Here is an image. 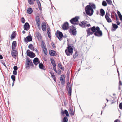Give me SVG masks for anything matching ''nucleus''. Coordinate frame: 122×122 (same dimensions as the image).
Here are the masks:
<instances>
[{
	"mask_svg": "<svg viewBox=\"0 0 122 122\" xmlns=\"http://www.w3.org/2000/svg\"><path fill=\"white\" fill-rule=\"evenodd\" d=\"M118 121V119H116L115 121L114 122H118L117 121Z\"/></svg>",
	"mask_w": 122,
	"mask_h": 122,
	"instance_id": "64",
	"label": "nucleus"
},
{
	"mask_svg": "<svg viewBox=\"0 0 122 122\" xmlns=\"http://www.w3.org/2000/svg\"><path fill=\"white\" fill-rule=\"evenodd\" d=\"M111 17L112 18H115V16L114 15H111Z\"/></svg>",
	"mask_w": 122,
	"mask_h": 122,
	"instance_id": "59",
	"label": "nucleus"
},
{
	"mask_svg": "<svg viewBox=\"0 0 122 122\" xmlns=\"http://www.w3.org/2000/svg\"><path fill=\"white\" fill-rule=\"evenodd\" d=\"M49 53L50 55L51 56H56L57 54L55 51L51 50H49Z\"/></svg>",
	"mask_w": 122,
	"mask_h": 122,
	"instance_id": "14",
	"label": "nucleus"
},
{
	"mask_svg": "<svg viewBox=\"0 0 122 122\" xmlns=\"http://www.w3.org/2000/svg\"><path fill=\"white\" fill-rule=\"evenodd\" d=\"M100 13L101 14L100 15L102 16H103L105 14V12L104 10L102 9H101L100 10Z\"/></svg>",
	"mask_w": 122,
	"mask_h": 122,
	"instance_id": "28",
	"label": "nucleus"
},
{
	"mask_svg": "<svg viewBox=\"0 0 122 122\" xmlns=\"http://www.w3.org/2000/svg\"><path fill=\"white\" fill-rule=\"evenodd\" d=\"M71 88L70 83L69 82H68L67 83L66 88L67 90H68L69 88Z\"/></svg>",
	"mask_w": 122,
	"mask_h": 122,
	"instance_id": "39",
	"label": "nucleus"
},
{
	"mask_svg": "<svg viewBox=\"0 0 122 122\" xmlns=\"http://www.w3.org/2000/svg\"><path fill=\"white\" fill-rule=\"evenodd\" d=\"M79 18L78 17H76L74 18H73L70 20V22L71 23L74 24V25L77 24V23H74V22H77L78 21V19Z\"/></svg>",
	"mask_w": 122,
	"mask_h": 122,
	"instance_id": "11",
	"label": "nucleus"
},
{
	"mask_svg": "<svg viewBox=\"0 0 122 122\" xmlns=\"http://www.w3.org/2000/svg\"><path fill=\"white\" fill-rule=\"evenodd\" d=\"M11 78L13 81H14L15 80V76L14 75H12L11 76Z\"/></svg>",
	"mask_w": 122,
	"mask_h": 122,
	"instance_id": "41",
	"label": "nucleus"
},
{
	"mask_svg": "<svg viewBox=\"0 0 122 122\" xmlns=\"http://www.w3.org/2000/svg\"><path fill=\"white\" fill-rule=\"evenodd\" d=\"M35 20L36 23L39 29L40 28V20L39 16H36Z\"/></svg>",
	"mask_w": 122,
	"mask_h": 122,
	"instance_id": "9",
	"label": "nucleus"
},
{
	"mask_svg": "<svg viewBox=\"0 0 122 122\" xmlns=\"http://www.w3.org/2000/svg\"><path fill=\"white\" fill-rule=\"evenodd\" d=\"M67 48V49H66L65 50L66 55L68 56L72 55L73 52V48L71 46H68Z\"/></svg>",
	"mask_w": 122,
	"mask_h": 122,
	"instance_id": "3",
	"label": "nucleus"
},
{
	"mask_svg": "<svg viewBox=\"0 0 122 122\" xmlns=\"http://www.w3.org/2000/svg\"><path fill=\"white\" fill-rule=\"evenodd\" d=\"M42 48V49L46 48L45 44L44 42L42 41L41 42Z\"/></svg>",
	"mask_w": 122,
	"mask_h": 122,
	"instance_id": "35",
	"label": "nucleus"
},
{
	"mask_svg": "<svg viewBox=\"0 0 122 122\" xmlns=\"http://www.w3.org/2000/svg\"><path fill=\"white\" fill-rule=\"evenodd\" d=\"M13 74L15 75H17V72L16 71L14 70L13 71Z\"/></svg>",
	"mask_w": 122,
	"mask_h": 122,
	"instance_id": "48",
	"label": "nucleus"
},
{
	"mask_svg": "<svg viewBox=\"0 0 122 122\" xmlns=\"http://www.w3.org/2000/svg\"><path fill=\"white\" fill-rule=\"evenodd\" d=\"M50 73L52 78L55 76V75H54V73H53L51 72H50Z\"/></svg>",
	"mask_w": 122,
	"mask_h": 122,
	"instance_id": "52",
	"label": "nucleus"
},
{
	"mask_svg": "<svg viewBox=\"0 0 122 122\" xmlns=\"http://www.w3.org/2000/svg\"><path fill=\"white\" fill-rule=\"evenodd\" d=\"M63 30H68L69 28V24L67 22L64 23L62 26Z\"/></svg>",
	"mask_w": 122,
	"mask_h": 122,
	"instance_id": "12",
	"label": "nucleus"
},
{
	"mask_svg": "<svg viewBox=\"0 0 122 122\" xmlns=\"http://www.w3.org/2000/svg\"><path fill=\"white\" fill-rule=\"evenodd\" d=\"M64 76V75H61V76L60 80L61 82V84L62 85H63L65 83V80L63 78Z\"/></svg>",
	"mask_w": 122,
	"mask_h": 122,
	"instance_id": "21",
	"label": "nucleus"
},
{
	"mask_svg": "<svg viewBox=\"0 0 122 122\" xmlns=\"http://www.w3.org/2000/svg\"><path fill=\"white\" fill-rule=\"evenodd\" d=\"M69 32H71L72 34L73 35H76V34L77 31L75 28L74 26H72L70 27Z\"/></svg>",
	"mask_w": 122,
	"mask_h": 122,
	"instance_id": "7",
	"label": "nucleus"
},
{
	"mask_svg": "<svg viewBox=\"0 0 122 122\" xmlns=\"http://www.w3.org/2000/svg\"><path fill=\"white\" fill-rule=\"evenodd\" d=\"M26 66L27 68L29 69L30 66H33V65L31 60L29 58H27L26 61Z\"/></svg>",
	"mask_w": 122,
	"mask_h": 122,
	"instance_id": "4",
	"label": "nucleus"
},
{
	"mask_svg": "<svg viewBox=\"0 0 122 122\" xmlns=\"http://www.w3.org/2000/svg\"><path fill=\"white\" fill-rule=\"evenodd\" d=\"M16 46V41H13L12 44V50H14L15 49Z\"/></svg>",
	"mask_w": 122,
	"mask_h": 122,
	"instance_id": "20",
	"label": "nucleus"
},
{
	"mask_svg": "<svg viewBox=\"0 0 122 122\" xmlns=\"http://www.w3.org/2000/svg\"><path fill=\"white\" fill-rule=\"evenodd\" d=\"M47 33L48 37H49V38H50L51 37V36L50 35H51L50 32H47Z\"/></svg>",
	"mask_w": 122,
	"mask_h": 122,
	"instance_id": "51",
	"label": "nucleus"
},
{
	"mask_svg": "<svg viewBox=\"0 0 122 122\" xmlns=\"http://www.w3.org/2000/svg\"><path fill=\"white\" fill-rule=\"evenodd\" d=\"M69 114L71 116H73L74 115V113L72 109H70V110L69 111Z\"/></svg>",
	"mask_w": 122,
	"mask_h": 122,
	"instance_id": "32",
	"label": "nucleus"
},
{
	"mask_svg": "<svg viewBox=\"0 0 122 122\" xmlns=\"http://www.w3.org/2000/svg\"><path fill=\"white\" fill-rule=\"evenodd\" d=\"M119 17L120 20L122 21V16L119 11H118L117 12Z\"/></svg>",
	"mask_w": 122,
	"mask_h": 122,
	"instance_id": "34",
	"label": "nucleus"
},
{
	"mask_svg": "<svg viewBox=\"0 0 122 122\" xmlns=\"http://www.w3.org/2000/svg\"><path fill=\"white\" fill-rule=\"evenodd\" d=\"M108 4L111 5L112 3L111 0H106Z\"/></svg>",
	"mask_w": 122,
	"mask_h": 122,
	"instance_id": "42",
	"label": "nucleus"
},
{
	"mask_svg": "<svg viewBox=\"0 0 122 122\" xmlns=\"http://www.w3.org/2000/svg\"><path fill=\"white\" fill-rule=\"evenodd\" d=\"M37 38L39 40L41 39L42 37L41 34L38 32H36V33Z\"/></svg>",
	"mask_w": 122,
	"mask_h": 122,
	"instance_id": "19",
	"label": "nucleus"
},
{
	"mask_svg": "<svg viewBox=\"0 0 122 122\" xmlns=\"http://www.w3.org/2000/svg\"><path fill=\"white\" fill-rule=\"evenodd\" d=\"M68 92V95L71 96V88H69L68 90H67Z\"/></svg>",
	"mask_w": 122,
	"mask_h": 122,
	"instance_id": "37",
	"label": "nucleus"
},
{
	"mask_svg": "<svg viewBox=\"0 0 122 122\" xmlns=\"http://www.w3.org/2000/svg\"><path fill=\"white\" fill-rule=\"evenodd\" d=\"M33 12L32 9L31 8H29L27 10V12L29 14H31Z\"/></svg>",
	"mask_w": 122,
	"mask_h": 122,
	"instance_id": "29",
	"label": "nucleus"
},
{
	"mask_svg": "<svg viewBox=\"0 0 122 122\" xmlns=\"http://www.w3.org/2000/svg\"><path fill=\"white\" fill-rule=\"evenodd\" d=\"M52 46L54 48H55V45L54 44V43H52Z\"/></svg>",
	"mask_w": 122,
	"mask_h": 122,
	"instance_id": "57",
	"label": "nucleus"
},
{
	"mask_svg": "<svg viewBox=\"0 0 122 122\" xmlns=\"http://www.w3.org/2000/svg\"><path fill=\"white\" fill-rule=\"evenodd\" d=\"M13 50L11 52V55L15 59H16V54H17V51L15 50Z\"/></svg>",
	"mask_w": 122,
	"mask_h": 122,
	"instance_id": "16",
	"label": "nucleus"
},
{
	"mask_svg": "<svg viewBox=\"0 0 122 122\" xmlns=\"http://www.w3.org/2000/svg\"><path fill=\"white\" fill-rule=\"evenodd\" d=\"M87 22L85 21H82L81 22V24H79V25L83 28L86 27H89L90 26V24H87Z\"/></svg>",
	"mask_w": 122,
	"mask_h": 122,
	"instance_id": "5",
	"label": "nucleus"
},
{
	"mask_svg": "<svg viewBox=\"0 0 122 122\" xmlns=\"http://www.w3.org/2000/svg\"><path fill=\"white\" fill-rule=\"evenodd\" d=\"M28 48L34 51V48L32 44H30L28 46Z\"/></svg>",
	"mask_w": 122,
	"mask_h": 122,
	"instance_id": "31",
	"label": "nucleus"
},
{
	"mask_svg": "<svg viewBox=\"0 0 122 122\" xmlns=\"http://www.w3.org/2000/svg\"><path fill=\"white\" fill-rule=\"evenodd\" d=\"M61 113L64 114H65L67 116H69V114L68 111L66 110H65L64 112L62 110L61 111Z\"/></svg>",
	"mask_w": 122,
	"mask_h": 122,
	"instance_id": "27",
	"label": "nucleus"
},
{
	"mask_svg": "<svg viewBox=\"0 0 122 122\" xmlns=\"http://www.w3.org/2000/svg\"><path fill=\"white\" fill-rule=\"evenodd\" d=\"M50 61L53 66L56 65L55 61L53 59L51 58L50 59Z\"/></svg>",
	"mask_w": 122,
	"mask_h": 122,
	"instance_id": "30",
	"label": "nucleus"
},
{
	"mask_svg": "<svg viewBox=\"0 0 122 122\" xmlns=\"http://www.w3.org/2000/svg\"><path fill=\"white\" fill-rule=\"evenodd\" d=\"M16 36V32L14 31L12 32L11 36V39H13L15 38Z\"/></svg>",
	"mask_w": 122,
	"mask_h": 122,
	"instance_id": "22",
	"label": "nucleus"
},
{
	"mask_svg": "<svg viewBox=\"0 0 122 122\" xmlns=\"http://www.w3.org/2000/svg\"><path fill=\"white\" fill-rule=\"evenodd\" d=\"M43 50L44 53L46 55L47 54V48H46L42 49Z\"/></svg>",
	"mask_w": 122,
	"mask_h": 122,
	"instance_id": "36",
	"label": "nucleus"
},
{
	"mask_svg": "<svg viewBox=\"0 0 122 122\" xmlns=\"http://www.w3.org/2000/svg\"><path fill=\"white\" fill-rule=\"evenodd\" d=\"M39 68L41 69H42L44 70H46L45 68L44 67L42 63H40L39 64Z\"/></svg>",
	"mask_w": 122,
	"mask_h": 122,
	"instance_id": "26",
	"label": "nucleus"
},
{
	"mask_svg": "<svg viewBox=\"0 0 122 122\" xmlns=\"http://www.w3.org/2000/svg\"><path fill=\"white\" fill-rule=\"evenodd\" d=\"M52 78L54 79L55 81L56 82V77H55V76L52 77Z\"/></svg>",
	"mask_w": 122,
	"mask_h": 122,
	"instance_id": "56",
	"label": "nucleus"
},
{
	"mask_svg": "<svg viewBox=\"0 0 122 122\" xmlns=\"http://www.w3.org/2000/svg\"><path fill=\"white\" fill-rule=\"evenodd\" d=\"M33 62L35 65H37L40 62L38 58L37 57L35 58L33 60Z\"/></svg>",
	"mask_w": 122,
	"mask_h": 122,
	"instance_id": "17",
	"label": "nucleus"
},
{
	"mask_svg": "<svg viewBox=\"0 0 122 122\" xmlns=\"http://www.w3.org/2000/svg\"><path fill=\"white\" fill-rule=\"evenodd\" d=\"M56 36L60 41H61L62 40V38L63 37V35L62 33L59 31L58 30L57 31Z\"/></svg>",
	"mask_w": 122,
	"mask_h": 122,
	"instance_id": "10",
	"label": "nucleus"
},
{
	"mask_svg": "<svg viewBox=\"0 0 122 122\" xmlns=\"http://www.w3.org/2000/svg\"><path fill=\"white\" fill-rule=\"evenodd\" d=\"M34 50L36 51V52H37V53L38 52V50L36 48L35 50L34 49Z\"/></svg>",
	"mask_w": 122,
	"mask_h": 122,
	"instance_id": "62",
	"label": "nucleus"
},
{
	"mask_svg": "<svg viewBox=\"0 0 122 122\" xmlns=\"http://www.w3.org/2000/svg\"><path fill=\"white\" fill-rule=\"evenodd\" d=\"M91 6L92 8H93L94 9H95L96 8L95 5L94 4H93Z\"/></svg>",
	"mask_w": 122,
	"mask_h": 122,
	"instance_id": "50",
	"label": "nucleus"
},
{
	"mask_svg": "<svg viewBox=\"0 0 122 122\" xmlns=\"http://www.w3.org/2000/svg\"><path fill=\"white\" fill-rule=\"evenodd\" d=\"M32 37L31 35L28 36L26 38H25L24 40L26 43L28 42L31 41L32 40Z\"/></svg>",
	"mask_w": 122,
	"mask_h": 122,
	"instance_id": "13",
	"label": "nucleus"
},
{
	"mask_svg": "<svg viewBox=\"0 0 122 122\" xmlns=\"http://www.w3.org/2000/svg\"><path fill=\"white\" fill-rule=\"evenodd\" d=\"M26 53L27 56L31 58H33L35 56V54L32 52H31L29 49L27 50Z\"/></svg>",
	"mask_w": 122,
	"mask_h": 122,
	"instance_id": "8",
	"label": "nucleus"
},
{
	"mask_svg": "<svg viewBox=\"0 0 122 122\" xmlns=\"http://www.w3.org/2000/svg\"><path fill=\"white\" fill-rule=\"evenodd\" d=\"M36 0H28V3L30 5H33L34 4V2Z\"/></svg>",
	"mask_w": 122,
	"mask_h": 122,
	"instance_id": "24",
	"label": "nucleus"
},
{
	"mask_svg": "<svg viewBox=\"0 0 122 122\" xmlns=\"http://www.w3.org/2000/svg\"><path fill=\"white\" fill-rule=\"evenodd\" d=\"M112 26L114 29H111V30L112 31H114L118 27V26L115 24H112Z\"/></svg>",
	"mask_w": 122,
	"mask_h": 122,
	"instance_id": "25",
	"label": "nucleus"
},
{
	"mask_svg": "<svg viewBox=\"0 0 122 122\" xmlns=\"http://www.w3.org/2000/svg\"><path fill=\"white\" fill-rule=\"evenodd\" d=\"M3 58V56L1 55L0 54V59H2Z\"/></svg>",
	"mask_w": 122,
	"mask_h": 122,
	"instance_id": "61",
	"label": "nucleus"
},
{
	"mask_svg": "<svg viewBox=\"0 0 122 122\" xmlns=\"http://www.w3.org/2000/svg\"><path fill=\"white\" fill-rule=\"evenodd\" d=\"M108 15L109 14L108 13H106L105 16V18L108 22H112V20L108 16Z\"/></svg>",
	"mask_w": 122,
	"mask_h": 122,
	"instance_id": "18",
	"label": "nucleus"
},
{
	"mask_svg": "<svg viewBox=\"0 0 122 122\" xmlns=\"http://www.w3.org/2000/svg\"><path fill=\"white\" fill-rule=\"evenodd\" d=\"M14 70L16 71L18 69V67L16 66H15L13 67Z\"/></svg>",
	"mask_w": 122,
	"mask_h": 122,
	"instance_id": "53",
	"label": "nucleus"
},
{
	"mask_svg": "<svg viewBox=\"0 0 122 122\" xmlns=\"http://www.w3.org/2000/svg\"><path fill=\"white\" fill-rule=\"evenodd\" d=\"M24 26V29L25 30H27L30 28L29 25L27 22H26Z\"/></svg>",
	"mask_w": 122,
	"mask_h": 122,
	"instance_id": "15",
	"label": "nucleus"
},
{
	"mask_svg": "<svg viewBox=\"0 0 122 122\" xmlns=\"http://www.w3.org/2000/svg\"><path fill=\"white\" fill-rule=\"evenodd\" d=\"M85 10L86 13L89 16H92L93 14V10L90 5L86 6L85 8Z\"/></svg>",
	"mask_w": 122,
	"mask_h": 122,
	"instance_id": "1",
	"label": "nucleus"
},
{
	"mask_svg": "<svg viewBox=\"0 0 122 122\" xmlns=\"http://www.w3.org/2000/svg\"><path fill=\"white\" fill-rule=\"evenodd\" d=\"M78 55V53L77 51L75 52V54L73 55V57L74 58H75Z\"/></svg>",
	"mask_w": 122,
	"mask_h": 122,
	"instance_id": "40",
	"label": "nucleus"
},
{
	"mask_svg": "<svg viewBox=\"0 0 122 122\" xmlns=\"http://www.w3.org/2000/svg\"><path fill=\"white\" fill-rule=\"evenodd\" d=\"M36 1L38 5L39 8L40 10V9H41V4L39 0H36Z\"/></svg>",
	"mask_w": 122,
	"mask_h": 122,
	"instance_id": "33",
	"label": "nucleus"
},
{
	"mask_svg": "<svg viewBox=\"0 0 122 122\" xmlns=\"http://www.w3.org/2000/svg\"><path fill=\"white\" fill-rule=\"evenodd\" d=\"M119 85H122V82H121V81L120 80L119 81Z\"/></svg>",
	"mask_w": 122,
	"mask_h": 122,
	"instance_id": "60",
	"label": "nucleus"
},
{
	"mask_svg": "<svg viewBox=\"0 0 122 122\" xmlns=\"http://www.w3.org/2000/svg\"><path fill=\"white\" fill-rule=\"evenodd\" d=\"M21 20V22L23 23H24L25 21V19L23 17L22 18Z\"/></svg>",
	"mask_w": 122,
	"mask_h": 122,
	"instance_id": "44",
	"label": "nucleus"
},
{
	"mask_svg": "<svg viewBox=\"0 0 122 122\" xmlns=\"http://www.w3.org/2000/svg\"><path fill=\"white\" fill-rule=\"evenodd\" d=\"M47 32H49L50 30V29L48 26H47Z\"/></svg>",
	"mask_w": 122,
	"mask_h": 122,
	"instance_id": "49",
	"label": "nucleus"
},
{
	"mask_svg": "<svg viewBox=\"0 0 122 122\" xmlns=\"http://www.w3.org/2000/svg\"><path fill=\"white\" fill-rule=\"evenodd\" d=\"M58 66L61 69H62V65L61 64V63H59L58 64Z\"/></svg>",
	"mask_w": 122,
	"mask_h": 122,
	"instance_id": "45",
	"label": "nucleus"
},
{
	"mask_svg": "<svg viewBox=\"0 0 122 122\" xmlns=\"http://www.w3.org/2000/svg\"><path fill=\"white\" fill-rule=\"evenodd\" d=\"M113 13H114V14L115 15V17H116V20H117V21L118 20V17L116 13L115 12H114Z\"/></svg>",
	"mask_w": 122,
	"mask_h": 122,
	"instance_id": "46",
	"label": "nucleus"
},
{
	"mask_svg": "<svg viewBox=\"0 0 122 122\" xmlns=\"http://www.w3.org/2000/svg\"><path fill=\"white\" fill-rule=\"evenodd\" d=\"M119 107L120 109L122 110V102L121 103H120Z\"/></svg>",
	"mask_w": 122,
	"mask_h": 122,
	"instance_id": "47",
	"label": "nucleus"
},
{
	"mask_svg": "<svg viewBox=\"0 0 122 122\" xmlns=\"http://www.w3.org/2000/svg\"><path fill=\"white\" fill-rule=\"evenodd\" d=\"M92 30L93 32H94V35L98 37H100L102 35V31L100 30V28L98 26L96 27H94L92 28Z\"/></svg>",
	"mask_w": 122,
	"mask_h": 122,
	"instance_id": "2",
	"label": "nucleus"
},
{
	"mask_svg": "<svg viewBox=\"0 0 122 122\" xmlns=\"http://www.w3.org/2000/svg\"><path fill=\"white\" fill-rule=\"evenodd\" d=\"M53 68L54 71L56 70V65L55 66H53Z\"/></svg>",
	"mask_w": 122,
	"mask_h": 122,
	"instance_id": "55",
	"label": "nucleus"
},
{
	"mask_svg": "<svg viewBox=\"0 0 122 122\" xmlns=\"http://www.w3.org/2000/svg\"><path fill=\"white\" fill-rule=\"evenodd\" d=\"M95 26H93L92 27H90L89 28L86 30L87 33V35L86 37H87L90 35H91L93 34L94 33V32H93L92 30V28L94 27H95Z\"/></svg>",
	"mask_w": 122,
	"mask_h": 122,
	"instance_id": "6",
	"label": "nucleus"
},
{
	"mask_svg": "<svg viewBox=\"0 0 122 122\" xmlns=\"http://www.w3.org/2000/svg\"><path fill=\"white\" fill-rule=\"evenodd\" d=\"M107 4L106 2L105 1H103L102 2V5L104 6H105L107 5Z\"/></svg>",
	"mask_w": 122,
	"mask_h": 122,
	"instance_id": "43",
	"label": "nucleus"
},
{
	"mask_svg": "<svg viewBox=\"0 0 122 122\" xmlns=\"http://www.w3.org/2000/svg\"><path fill=\"white\" fill-rule=\"evenodd\" d=\"M63 37L64 38H66L67 37V36L66 35H64V36H63Z\"/></svg>",
	"mask_w": 122,
	"mask_h": 122,
	"instance_id": "63",
	"label": "nucleus"
},
{
	"mask_svg": "<svg viewBox=\"0 0 122 122\" xmlns=\"http://www.w3.org/2000/svg\"><path fill=\"white\" fill-rule=\"evenodd\" d=\"M117 25H120V23L118 21V20H117Z\"/></svg>",
	"mask_w": 122,
	"mask_h": 122,
	"instance_id": "58",
	"label": "nucleus"
},
{
	"mask_svg": "<svg viewBox=\"0 0 122 122\" xmlns=\"http://www.w3.org/2000/svg\"><path fill=\"white\" fill-rule=\"evenodd\" d=\"M46 24L45 23H42V30L44 31L46 30Z\"/></svg>",
	"mask_w": 122,
	"mask_h": 122,
	"instance_id": "23",
	"label": "nucleus"
},
{
	"mask_svg": "<svg viewBox=\"0 0 122 122\" xmlns=\"http://www.w3.org/2000/svg\"><path fill=\"white\" fill-rule=\"evenodd\" d=\"M68 119L66 116H65L63 119V122H67Z\"/></svg>",
	"mask_w": 122,
	"mask_h": 122,
	"instance_id": "38",
	"label": "nucleus"
},
{
	"mask_svg": "<svg viewBox=\"0 0 122 122\" xmlns=\"http://www.w3.org/2000/svg\"><path fill=\"white\" fill-rule=\"evenodd\" d=\"M2 63L5 66L6 68L7 69H8V68L7 67L6 65L5 64V63L3 62H2Z\"/></svg>",
	"mask_w": 122,
	"mask_h": 122,
	"instance_id": "54",
	"label": "nucleus"
}]
</instances>
